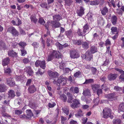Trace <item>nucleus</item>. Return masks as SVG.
Wrapping results in <instances>:
<instances>
[{
	"instance_id": "1",
	"label": "nucleus",
	"mask_w": 124,
	"mask_h": 124,
	"mask_svg": "<svg viewBox=\"0 0 124 124\" xmlns=\"http://www.w3.org/2000/svg\"><path fill=\"white\" fill-rule=\"evenodd\" d=\"M97 48L95 47H91V51L88 50L86 52L85 54V58L87 60L90 61L92 58V53H94L97 51Z\"/></svg>"
},
{
	"instance_id": "2",
	"label": "nucleus",
	"mask_w": 124,
	"mask_h": 124,
	"mask_svg": "<svg viewBox=\"0 0 124 124\" xmlns=\"http://www.w3.org/2000/svg\"><path fill=\"white\" fill-rule=\"evenodd\" d=\"M103 117L104 118H107L109 117L111 119L113 118V116L112 115V110L109 108H105L103 110Z\"/></svg>"
},
{
	"instance_id": "3",
	"label": "nucleus",
	"mask_w": 124,
	"mask_h": 124,
	"mask_svg": "<svg viewBox=\"0 0 124 124\" xmlns=\"http://www.w3.org/2000/svg\"><path fill=\"white\" fill-rule=\"evenodd\" d=\"M60 25V24L59 22L51 21L50 22H48L46 24L45 26L46 29L48 30V27L51 26L53 27L56 28L59 27Z\"/></svg>"
},
{
	"instance_id": "4",
	"label": "nucleus",
	"mask_w": 124,
	"mask_h": 124,
	"mask_svg": "<svg viewBox=\"0 0 124 124\" xmlns=\"http://www.w3.org/2000/svg\"><path fill=\"white\" fill-rule=\"evenodd\" d=\"M35 65L36 67L40 66L41 68L43 69H45L46 67L45 61V60L43 61L37 60L35 63Z\"/></svg>"
},
{
	"instance_id": "5",
	"label": "nucleus",
	"mask_w": 124,
	"mask_h": 124,
	"mask_svg": "<svg viewBox=\"0 0 124 124\" xmlns=\"http://www.w3.org/2000/svg\"><path fill=\"white\" fill-rule=\"evenodd\" d=\"M59 57L58 52L54 50L51 54L48 56L47 60L48 62H49L51 61L54 58H57Z\"/></svg>"
},
{
	"instance_id": "6",
	"label": "nucleus",
	"mask_w": 124,
	"mask_h": 124,
	"mask_svg": "<svg viewBox=\"0 0 124 124\" xmlns=\"http://www.w3.org/2000/svg\"><path fill=\"white\" fill-rule=\"evenodd\" d=\"M8 32L10 33L13 36H18L19 35L17 31L13 26H11L8 28Z\"/></svg>"
},
{
	"instance_id": "7",
	"label": "nucleus",
	"mask_w": 124,
	"mask_h": 124,
	"mask_svg": "<svg viewBox=\"0 0 124 124\" xmlns=\"http://www.w3.org/2000/svg\"><path fill=\"white\" fill-rule=\"evenodd\" d=\"M73 103L70 105L72 108H76L78 107V105L80 104V101L78 99H76L73 101Z\"/></svg>"
},
{
	"instance_id": "8",
	"label": "nucleus",
	"mask_w": 124,
	"mask_h": 124,
	"mask_svg": "<svg viewBox=\"0 0 124 124\" xmlns=\"http://www.w3.org/2000/svg\"><path fill=\"white\" fill-rule=\"evenodd\" d=\"M79 56V55L76 51L73 50L71 52L70 57L71 58L73 59L77 58Z\"/></svg>"
},
{
	"instance_id": "9",
	"label": "nucleus",
	"mask_w": 124,
	"mask_h": 124,
	"mask_svg": "<svg viewBox=\"0 0 124 124\" xmlns=\"http://www.w3.org/2000/svg\"><path fill=\"white\" fill-rule=\"evenodd\" d=\"M48 75L52 78H55L58 76V73L56 72H53L49 70L48 71Z\"/></svg>"
},
{
	"instance_id": "10",
	"label": "nucleus",
	"mask_w": 124,
	"mask_h": 124,
	"mask_svg": "<svg viewBox=\"0 0 124 124\" xmlns=\"http://www.w3.org/2000/svg\"><path fill=\"white\" fill-rule=\"evenodd\" d=\"M84 9L83 7H81L80 10H78L76 11V13L78 16H81L84 14Z\"/></svg>"
},
{
	"instance_id": "11",
	"label": "nucleus",
	"mask_w": 124,
	"mask_h": 124,
	"mask_svg": "<svg viewBox=\"0 0 124 124\" xmlns=\"http://www.w3.org/2000/svg\"><path fill=\"white\" fill-rule=\"evenodd\" d=\"M7 83L8 85L10 86H13L15 85L14 82L12 80V79L11 78L7 79Z\"/></svg>"
},
{
	"instance_id": "12",
	"label": "nucleus",
	"mask_w": 124,
	"mask_h": 124,
	"mask_svg": "<svg viewBox=\"0 0 124 124\" xmlns=\"http://www.w3.org/2000/svg\"><path fill=\"white\" fill-rule=\"evenodd\" d=\"M117 77V75L116 74H110L108 75V78L109 80H112L116 79Z\"/></svg>"
},
{
	"instance_id": "13",
	"label": "nucleus",
	"mask_w": 124,
	"mask_h": 124,
	"mask_svg": "<svg viewBox=\"0 0 124 124\" xmlns=\"http://www.w3.org/2000/svg\"><path fill=\"white\" fill-rule=\"evenodd\" d=\"M116 70L119 71L120 73L122 74L119 77V78L122 81H124V71L118 68L116 69Z\"/></svg>"
},
{
	"instance_id": "14",
	"label": "nucleus",
	"mask_w": 124,
	"mask_h": 124,
	"mask_svg": "<svg viewBox=\"0 0 124 124\" xmlns=\"http://www.w3.org/2000/svg\"><path fill=\"white\" fill-rule=\"evenodd\" d=\"M25 70L26 71L29 76H32L33 74V72L30 66L26 67L25 69Z\"/></svg>"
},
{
	"instance_id": "15",
	"label": "nucleus",
	"mask_w": 124,
	"mask_h": 124,
	"mask_svg": "<svg viewBox=\"0 0 124 124\" xmlns=\"http://www.w3.org/2000/svg\"><path fill=\"white\" fill-rule=\"evenodd\" d=\"M117 96L115 94V93L109 94L107 95V98L108 100L110 101H112V99L113 98L116 97Z\"/></svg>"
},
{
	"instance_id": "16",
	"label": "nucleus",
	"mask_w": 124,
	"mask_h": 124,
	"mask_svg": "<svg viewBox=\"0 0 124 124\" xmlns=\"http://www.w3.org/2000/svg\"><path fill=\"white\" fill-rule=\"evenodd\" d=\"M9 58L7 57L4 59L2 61V64L3 66L7 65L9 62Z\"/></svg>"
},
{
	"instance_id": "17",
	"label": "nucleus",
	"mask_w": 124,
	"mask_h": 124,
	"mask_svg": "<svg viewBox=\"0 0 124 124\" xmlns=\"http://www.w3.org/2000/svg\"><path fill=\"white\" fill-rule=\"evenodd\" d=\"M37 89L33 85L29 86L28 88V91L31 93H34L36 90Z\"/></svg>"
},
{
	"instance_id": "18",
	"label": "nucleus",
	"mask_w": 124,
	"mask_h": 124,
	"mask_svg": "<svg viewBox=\"0 0 124 124\" xmlns=\"http://www.w3.org/2000/svg\"><path fill=\"white\" fill-rule=\"evenodd\" d=\"M8 97L11 99L14 97L15 96V92L14 90H11L8 92Z\"/></svg>"
},
{
	"instance_id": "19",
	"label": "nucleus",
	"mask_w": 124,
	"mask_h": 124,
	"mask_svg": "<svg viewBox=\"0 0 124 124\" xmlns=\"http://www.w3.org/2000/svg\"><path fill=\"white\" fill-rule=\"evenodd\" d=\"M7 88L5 85L2 84L0 85V92H4L7 90Z\"/></svg>"
},
{
	"instance_id": "20",
	"label": "nucleus",
	"mask_w": 124,
	"mask_h": 124,
	"mask_svg": "<svg viewBox=\"0 0 124 124\" xmlns=\"http://www.w3.org/2000/svg\"><path fill=\"white\" fill-rule=\"evenodd\" d=\"M117 18L116 16L114 15H113L111 17V22L113 25H114L116 24Z\"/></svg>"
},
{
	"instance_id": "21",
	"label": "nucleus",
	"mask_w": 124,
	"mask_h": 124,
	"mask_svg": "<svg viewBox=\"0 0 124 124\" xmlns=\"http://www.w3.org/2000/svg\"><path fill=\"white\" fill-rule=\"evenodd\" d=\"M11 22L13 25L17 26L21 24L22 23L21 21L19 19H18L17 22H16L14 20H12Z\"/></svg>"
},
{
	"instance_id": "22",
	"label": "nucleus",
	"mask_w": 124,
	"mask_h": 124,
	"mask_svg": "<svg viewBox=\"0 0 124 124\" xmlns=\"http://www.w3.org/2000/svg\"><path fill=\"white\" fill-rule=\"evenodd\" d=\"M26 116L28 118H29L33 116V114L30 109L27 110L26 111Z\"/></svg>"
},
{
	"instance_id": "23",
	"label": "nucleus",
	"mask_w": 124,
	"mask_h": 124,
	"mask_svg": "<svg viewBox=\"0 0 124 124\" xmlns=\"http://www.w3.org/2000/svg\"><path fill=\"white\" fill-rule=\"evenodd\" d=\"M83 94L85 96H90L91 95V93L90 92V90L87 89L84 91Z\"/></svg>"
},
{
	"instance_id": "24",
	"label": "nucleus",
	"mask_w": 124,
	"mask_h": 124,
	"mask_svg": "<svg viewBox=\"0 0 124 124\" xmlns=\"http://www.w3.org/2000/svg\"><path fill=\"white\" fill-rule=\"evenodd\" d=\"M84 29L83 30V33H88L89 32V26L88 25L86 24L83 27Z\"/></svg>"
},
{
	"instance_id": "25",
	"label": "nucleus",
	"mask_w": 124,
	"mask_h": 124,
	"mask_svg": "<svg viewBox=\"0 0 124 124\" xmlns=\"http://www.w3.org/2000/svg\"><path fill=\"white\" fill-rule=\"evenodd\" d=\"M8 54L9 56L13 57H16L17 56V53L12 50L9 51L8 52Z\"/></svg>"
},
{
	"instance_id": "26",
	"label": "nucleus",
	"mask_w": 124,
	"mask_h": 124,
	"mask_svg": "<svg viewBox=\"0 0 124 124\" xmlns=\"http://www.w3.org/2000/svg\"><path fill=\"white\" fill-rule=\"evenodd\" d=\"M53 19L54 21H58L61 19V17L59 15H56L53 16Z\"/></svg>"
},
{
	"instance_id": "27",
	"label": "nucleus",
	"mask_w": 124,
	"mask_h": 124,
	"mask_svg": "<svg viewBox=\"0 0 124 124\" xmlns=\"http://www.w3.org/2000/svg\"><path fill=\"white\" fill-rule=\"evenodd\" d=\"M113 7L114 8H115L116 7V5H117L118 8H119L120 7V2L119 0H117L114 3L113 2L111 3Z\"/></svg>"
},
{
	"instance_id": "28",
	"label": "nucleus",
	"mask_w": 124,
	"mask_h": 124,
	"mask_svg": "<svg viewBox=\"0 0 124 124\" xmlns=\"http://www.w3.org/2000/svg\"><path fill=\"white\" fill-rule=\"evenodd\" d=\"M100 87L99 85H92V89L95 92L97 91Z\"/></svg>"
},
{
	"instance_id": "29",
	"label": "nucleus",
	"mask_w": 124,
	"mask_h": 124,
	"mask_svg": "<svg viewBox=\"0 0 124 124\" xmlns=\"http://www.w3.org/2000/svg\"><path fill=\"white\" fill-rule=\"evenodd\" d=\"M73 44L75 45H80L81 44L82 40H73L72 41Z\"/></svg>"
},
{
	"instance_id": "30",
	"label": "nucleus",
	"mask_w": 124,
	"mask_h": 124,
	"mask_svg": "<svg viewBox=\"0 0 124 124\" xmlns=\"http://www.w3.org/2000/svg\"><path fill=\"white\" fill-rule=\"evenodd\" d=\"M40 6L41 7L47 9H48V8L50 7H49L48 5V3H47L45 2L40 4Z\"/></svg>"
},
{
	"instance_id": "31",
	"label": "nucleus",
	"mask_w": 124,
	"mask_h": 124,
	"mask_svg": "<svg viewBox=\"0 0 124 124\" xmlns=\"http://www.w3.org/2000/svg\"><path fill=\"white\" fill-rule=\"evenodd\" d=\"M108 11V9L106 7H104L103 8L101 11V13L103 15H105L106 14Z\"/></svg>"
},
{
	"instance_id": "32",
	"label": "nucleus",
	"mask_w": 124,
	"mask_h": 124,
	"mask_svg": "<svg viewBox=\"0 0 124 124\" xmlns=\"http://www.w3.org/2000/svg\"><path fill=\"white\" fill-rule=\"evenodd\" d=\"M83 114L82 113V111L80 110H79L78 113L75 115L77 117H81L83 116Z\"/></svg>"
},
{
	"instance_id": "33",
	"label": "nucleus",
	"mask_w": 124,
	"mask_h": 124,
	"mask_svg": "<svg viewBox=\"0 0 124 124\" xmlns=\"http://www.w3.org/2000/svg\"><path fill=\"white\" fill-rule=\"evenodd\" d=\"M113 122V124H120L121 121L119 119H114Z\"/></svg>"
},
{
	"instance_id": "34",
	"label": "nucleus",
	"mask_w": 124,
	"mask_h": 124,
	"mask_svg": "<svg viewBox=\"0 0 124 124\" xmlns=\"http://www.w3.org/2000/svg\"><path fill=\"white\" fill-rule=\"evenodd\" d=\"M118 110L124 112V103L120 104L119 106Z\"/></svg>"
},
{
	"instance_id": "35",
	"label": "nucleus",
	"mask_w": 124,
	"mask_h": 124,
	"mask_svg": "<svg viewBox=\"0 0 124 124\" xmlns=\"http://www.w3.org/2000/svg\"><path fill=\"white\" fill-rule=\"evenodd\" d=\"M67 95L68 96V99L67 102L70 103L71 102V101L73 99L72 95L70 94L69 93H67Z\"/></svg>"
},
{
	"instance_id": "36",
	"label": "nucleus",
	"mask_w": 124,
	"mask_h": 124,
	"mask_svg": "<svg viewBox=\"0 0 124 124\" xmlns=\"http://www.w3.org/2000/svg\"><path fill=\"white\" fill-rule=\"evenodd\" d=\"M65 5L67 6L71 5L72 2V0H65Z\"/></svg>"
},
{
	"instance_id": "37",
	"label": "nucleus",
	"mask_w": 124,
	"mask_h": 124,
	"mask_svg": "<svg viewBox=\"0 0 124 124\" xmlns=\"http://www.w3.org/2000/svg\"><path fill=\"white\" fill-rule=\"evenodd\" d=\"M60 97L61 99L63 100L65 102L67 100V97L64 94L60 95Z\"/></svg>"
},
{
	"instance_id": "38",
	"label": "nucleus",
	"mask_w": 124,
	"mask_h": 124,
	"mask_svg": "<svg viewBox=\"0 0 124 124\" xmlns=\"http://www.w3.org/2000/svg\"><path fill=\"white\" fill-rule=\"evenodd\" d=\"M73 89H74V92L75 93H77L78 92L79 90L78 87H76L74 88V87H72L70 88V90L72 91Z\"/></svg>"
},
{
	"instance_id": "39",
	"label": "nucleus",
	"mask_w": 124,
	"mask_h": 124,
	"mask_svg": "<svg viewBox=\"0 0 124 124\" xmlns=\"http://www.w3.org/2000/svg\"><path fill=\"white\" fill-rule=\"evenodd\" d=\"M89 43L87 42H83L82 43V47L85 48H87L89 47Z\"/></svg>"
},
{
	"instance_id": "40",
	"label": "nucleus",
	"mask_w": 124,
	"mask_h": 124,
	"mask_svg": "<svg viewBox=\"0 0 124 124\" xmlns=\"http://www.w3.org/2000/svg\"><path fill=\"white\" fill-rule=\"evenodd\" d=\"M62 110L63 112L65 113L66 115H68L69 114V110L68 108L65 107L63 108Z\"/></svg>"
},
{
	"instance_id": "41",
	"label": "nucleus",
	"mask_w": 124,
	"mask_h": 124,
	"mask_svg": "<svg viewBox=\"0 0 124 124\" xmlns=\"http://www.w3.org/2000/svg\"><path fill=\"white\" fill-rule=\"evenodd\" d=\"M31 21L34 23H36L37 21V19L35 17L33 16H31Z\"/></svg>"
},
{
	"instance_id": "42",
	"label": "nucleus",
	"mask_w": 124,
	"mask_h": 124,
	"mask_svg": "<svg viewBox=\"0 0 124 124\" xmlns=\"http://www.w3.org/2000/svg\"><path fill=\"white\" fill-rule=\"evenodd\" d=\"M99 3V1L98 0H96L93 1H91L90 2V4L92 5H98Z\"/></svg>"
},
{
	"instance_id": "43",
	"label": "nucleus",
	"mask_w": 124,
	"mask_h": 124,
	"mask_svg": "<svg viewBox=\"0 0 124 124\" xmlns=\"http://www.w3.org/2000/svg\"><path fill=\"white\" fill-rule=\"evenodd\" d=\"M111 32L113 34L115 33V32H116L117 31V29L116 27H111Z\"/></svg>"
},
{
	"instance_id": "44",
	"label": "nucleus",
	"mask_w": 124,
	"mask_h": 124,
	"mask_svg": "<svg viewBox=\"0 0 124 124\" xmlns=\"http://www.w3.org/2000/svg\"><path fill=\"white\" fill-rule=\"evenodd\" d=\"M19 46L21 47L24 48L26 45V44L24 42H21L18 44Z\"/></svg>"
},
{
	"instance_id": "45",
	"label": "nucleus",
	"mask_w": 124,
	"mask_h": 124,
	"mask_svg": "<svg viewBox=\"0 0 124 124\" xmlns=\"http://www.w3.org/2000/svg\"><path fill=\"white\" fill-rule=\"evenodd\" d=\"M54 0H47L48 5L49 7H51L53 5L52 3L54 2Z\"/></svg>"
},
{
	"instance_id": "46",
	"label": "nucleus",
	"mask_w": 124,
	"mask_h": 124,
	"mask_svg": "<svg viewBox=\"0 0 124 124\" xmlns=\"http://www.w3.org/2000/svg\"><path fill=\"white\" fill-rule=\"evenodd\" d=\"M99 99L98 97H97L95 99H94L93 102L96 105H98L99 102Z\"/></svg>"
},
{
	"instance_id": "47",
	"label": "nucleus",
	"mask_w": 124,
	"mask_h": 124,
	"mask_svg": "<svg viewBox=\"0 0 124 124\" xmlns=\"http://www.w3.org/2000/svg\"><path fill=\"white\" fill-rule=\"evenodd\" d=\"M39 22L41 24L43 25L45 23L44 19L42 18L41 17L39 18Z\"/></svg>"
},
{
	"instance_id": "48",
	"label": "nucleus",
	"mask_w": 124,
	"mask_h": 124,
	"mask_svg": "<svg viewBox=\"0 0 124 124\" xmlns=\"http://www.w3.org/2000/svg\"><path fill=\"white\" fill-rule=\"evenodd\" d=\"M88 20H90L91 21H93V19L92 18V14L91 13H88L87 14Z\"/></svg>"
},
{
	"instance_id": "49",
	"label": "nucleus",
	"mask_w": 124,
	"mask_h": 124,
	"mask_svg": "<svg viewBox=\"0 0 124 124\" xmlns=\"http://www.w3.org/2000/svg\"><path fill=\"white\" fill-rule=\"evenodd\" d=\"M24 77L23 76L22 77L21 76H16V79L17 81H20L23 80Z\"/></svg>"
},
{
	"instance_id": "50",
	"label": "nucleus",
	"mask_w": 124,
	"mask_h": 124,
	"mask_svg": "<svg viewBox=\"0 0 124 124\" xmlns=\"http://www.w3.org/2000/svg\"><path fill=\"white\" fill-rule=\"evenodd\" d=\"M23 111L21 110H16L15 111V113L16 114L19 115L22 113Z\"/></svg>"
},
{
	"instance_id": "51",
	"label": "nucleus",
	"mask_w": 124,
	"mask_h": 124,
	"mask_svg": "<svg viewBox=\"0 0 124 124\" xmlns=\"http://www.w3.org/2000/svg\"><path fill=\"white\" fill-rule=\"evenodd\" d=\"M56 105V104L55 102H53L52 103H49L48 104V107L50 108L54 107Z\"/></svg>"
},
{
	"instance_id": "52",
	"label": "nucleus",
	"mask_w": 124,
	"mask_h": 124,
	"mask_svg": "<svg viewBox=\"0 0 124 124\" xmlns=\"http://www.w3.org/2000/svg\"><path fill=\"white\" fill-rule=\"evenodd\" d=\"M93 79H89L86 80L84 84L90 83L93 82Z\"/></svg>"
},
{
	"instance_id": "53",
	"label": "nucleus",
	"mask_w": 124,
	"mask_h": 124,
	"mask_svg": "<svg viewBox=\"0 0 124 124\" xmlns=\"http://www.w3.org/2000/svg\"><path fill=\"white\" fill-rule=\"evenodd\" d=\"M114 89L116 91L118 92L121 91L122 89L120 87L118 86H116L114 87Z\"/></svg>"
},
{
	"instance_id": "54",
	"label": "nucleus",
	"mask_w": 124,
	"mask_h": 124,
	"mask_svg": "<svg viewBox=\"0 0 124 124\" xmlns=\"http://www.w3.org/2000/svg\"><path fill=\"white\" fill-rule=\"evenodd\" d=\"M21 52L22 55L23 56H24L27 54L26 51L23 49H21Z\"/></svg>"
},
{
	"instance_id": "55",
	"label": "nucleus",
	"mask_w": 124,
	"mask_h": 124,
	"mask_svg": "<svg viewBox=\"0 0 124 124\" xmlns=\"http://www.w3.org/2000/svg\"><path fill=\"white\" fill-rule=\"evenodd\" d=\"M78 35L79 36H82L83 34H85L83 33V32H82L81 30L80 29H79L78 31Z\"/></svg>"
},
{
	"instance_id": "56",
	"label": "nucleus",
	"mask_w": 124,
	"mask_h": 124,
	"mask_svg": "<svg viewBox=\"0 0 124 124\" xmlns=\"http://www.w3.org/2000/svg\"><path fill=\"white\" fill-rule=\"evenodd\" d=\"M41 69H38V71L36 73L37 75L40 74V75H41L44 73V72H42L41 71Z\"/></svg>"
},
{
	"instance_id": "57",
	"label": "nucleus",
	"mask_w": 124,
	"mask_h": 124,
	"mask_svg": "<svg viewBox=\"0 0 124 124\" xmlns=\"http://www.w3.org/2000/svg\"><path fill=\"white\" fill-rule=\"evenodd\" d=\"M87 118L86 117L83 118L82 119V124H85L87 122Z\"/></svg>"
},
{
	"instance_id": "58",
	"label": "nucleus",
	"mask_w": 124,
	"mask_h": 124,
	"mask_svg": "<svg viewBox=\"0 0 124 124\" xmlns=\"http://www.w3.org/2000/svg\"><path fill=\"white\" fill-rule=\"evenodd\" d=\"M19 117L20 118L23 119L28 118L25 114L20 115L19 116Z\"/></svg>"
},
{
	"instance_id": "59",
	"label": "nucleus",
	"mask_w": 124,
	"mask_h": 124,
	"mask_svg": "<svg viewBox=\"0 0 124 124\" xmlns=\"http://www.w3.org/2000/svg\"><path fill=\"white\" fill-rule=\"evenodd\" d=\"M101 88L104 90L105 91H107L108 90V87H106V86L105 85H102L101 87Z\"/></svg>"
},
{
	"instance_id": "60",
	"label": "nucleus",
	"mask_w": 124,
	"mask_h": 124,
	"mask_svg": "<svg viewBox=\"0 0 124 124\" xmlns=\"http://www.w3.org/2000/svg\"><path fill=\"white\" fill-rule=\"evenodd\" d=\"M1 114L2 116L4 117H10V116L5 112H2Z\"/></svg>"
},
{
	"instance_id": "61",
	"label": "nucleus",
	"mask_w": 124,
	"mask_h": 124,
	"mask_svg": "<svg viewBox=\"0 0 124 124\" xmlns=\"http://www.w3.org/2000/svg\"><path fill=\"white\" fill-rule=\"evenodd\" d=\"M11 72V70L9 68H8L6 69H5V73H9Z\"/></svg>"
},
{
	"instance_id": "62",
	"label": "nucleus",
	"mask_w": 124,
	"mask_h": 124,
	"mask_svg": "<svg viewBox=\"0 0 124 124\" xmlns=\"http://www.w3.org/2000/svg\"><path fill=\"white\" fill-rule=\"evenodd\" d=\"M97 93L98 95L99 96L100 95L102 94V91L101 89H98L97 91Z\"/></svg>"
},
{
	"instance_id": "63",
	"label": "nucleus",
	"mask_w": 124,
	"mask_h": 124,
	"mask_svg": "<svg viewBox=\"0 0 124 124\" xmlns=\"http://www.w3.org/2000/svg\"><path fill=\"white\" fill-rule=\"evenodd\" d=\"M111 44V42L109 39H107L106 41L105 45L107 46L108 45H110Z\"/></svg>"
},
{
	"instance_id": "64",
	"label": "nucleus",
	"mask_w": 124,
	"mask_h": 124,
	"mask_svg": "<svg viewBox=\"0 0 124 124\" xmlns=\"http://www.w3.org/2000/svg\"><path fill=\"white\" fill-rule=\"evenodd\" d=\"M23 62L24 63H27L29 62V60L28 59L25 58L23 60Z\"/></svg>"
}]
</instances>
